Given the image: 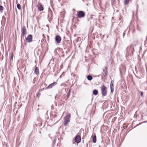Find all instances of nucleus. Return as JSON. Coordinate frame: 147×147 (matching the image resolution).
I'll use <instances>...</instances> for the list:
<instances>
[{
  "mask_svg": "<svg viewBox=\"0 0 147 147\" xmlns=\"http://www.w3.org/2000/svg\"><path fill=\"white\" fill-rule=\"evenodd\" d=\"M71 114L70 113L67 114L66 116L64 118V125L66 126L69 122L70 120Z\"/></svg>",
  "mask_w": 147,
  "mask_h": 147,
  "instance_id": "1",
  "label": "nucleus"
},
{
  "mask_svg": "<svg viewBox=\"0 0 147 147\" xmlns=\"http://www.w3.org/2000/svg\"><path fill=\"white\" fill-rule=\"evenodd\" d=\"M134 50V47L132 45H130L128 46L127 49V53H127L131 55L133 54V51Z\"/></svg>",
  "mask_w": 147,
  "mask_h": 147,
  "instance_id": "2",
  "label": "nucleus"
},
{
  "mask_svg": "<svg viewBox=\"0 0 147 147\" xmlns=\"http://www.w3.org/2000/svg\"><path fill=\"white\" fill-rule=\"evenodd\" d=\"M101 91L102 94L104 96H105L107 95V91L106 87L104 85L102 86L101 88Z\"/></svg>",
  "mask_w": 147,
  "mask_h": 147,
  "instance_id": "3",
  "label": "nucleus"
},
{
  "mask_svg": "<svg viewBox=\"0 0 147 147\" xmlns=\"http://www.w3.org/2000/svg\"><path fill=\"white\" fill-rule=\"evenodd\" d=\"M22 34L23 36H24L26 35V27L25 26H23L21 29Z\"/></svg>",
  "mask_w": 147,
  "mask_h": 147,
  "instance_id": "4",
  "label": "nucleus"
},
{
  "mask_svg": "<svg viewBox=\"0 0 147 147\" xmlns=\"http://www.w3.org/2000/svg\"><path fill=\"white\" fill-rule=\"evenodd\" d=\"M85 15V13L82 11H80L78 12V16L79 18L84 17Z\"/></svg>",
  "mask_w": 147,
  "mask_h": 147,
  "instance_id": "5",
  "label": "nucleus"
},
{
  "mask_svg": "<svg viewBox=\"0 0 147 147\" xmlns=\"http://www.w3.org/2000/svg\"><path fill=\"white\" fill-rule=\"evenodd\" d=\"M26 40L28 42H30L32 40V35H29L26 38Z\"/></svg>",
  "mask_w": 147,
  "mask_h": 147,
  "instance_id": "6",
  "label": "nucleus"
},
{
  "mask_svg": "<svg viewBox=\"0 0 147 147\" xmlns=\"http://www.w3.org/2000/svg\"><path fill=\"white\" fill-rule=\"evenodd\" d=\"M75 141L77 143H79L81 141V137L79 136H77L75 138Z\"/></svg>",
  "mask_w": 147,
  "mask_h": 147,
  "instance_id": "7",
  "label": "nucleus"
},
{
  "mask_svg": "<svg viewBox=\"0 0 147 147\" xmlns=\"http://www.w3.org/2000/svg\"><path fill=\"white\" fill-rule=\"evenodd\" d=\"M57 83L56 82H54L52 84H51L49 85V86L47 87L46 88V89H49L52 88L53 86H55L56 84Z\"/></svg>",
  "mask_w": 147,
  "mask_h": 147,
  "instance_id": "8",
  "label": "nucleus"
},
{
  "mask_svg": "<svg viewBox=\"0 0 147 147\" xmlns=\"http://www.w3.org/2000/svg\"><path fill=\"white\" fill-rule=\"evenodd\" d=\"M37 7H38V10L40 11H42L43 10V7H42L41 4L39 2L37 5Z\"/></svg>",
  "mask_w": 147,
  "mask_h": 147,
  "instance_id": "9",
  "label": "nucleus"
},
{
  "mask_svg": "<svg viewBox=\"0 0 147 147\" xmlns=\"http://www.w3.org/2000/svg\"><path fill=\"white\" fill-rule=\"evenodd\" d=\"M55 41L58 43L60 42L61 40V38L59 36H57L55 38Z\"/></svg>",
  "mask_w": 147,
  "mask_h": 147,
  "instance_id": "10",
  "label": "nucleus"
},
{
  "mask_svg": "<svg viewBox=\"0 0 147 147\" xmlns=\"http://www.w3.org/2000/svg\"><path fill=\"white\" fill-rule=\"evenodd\" d=\"M110 88L111 92H113L114 90L113 84L112 81H111L110 84Z\"/></svg>",
  "mask_w": 147,
  "mask_h": 147,
  "instance_id": "11",
  "label": "nucleus"
},
{
  "mask_svg": "<svg viewBox=\"0 0 147 147\" xmlns=\"http://www.w3.org/2000/svg\"><path fill=\"white\" fill-rule=\"evenodd\" d=\"M35 73L36 75L39 74V69L38 68L36 67L34 70Z\"/></svg>",
  "mask_w": 147,
  "mask_h": 147,
  "instance_id": "12",
  "label": "nucleus"
},
{
  "mask_svg": "<svg viewBox=\"0 0 147 147\" xmlns=\"http://www.w3.org/2000/svg\"><path fill=\"white\" fill-rule=\"evenodd\" d=\"M120 70L121 72L125 71V68L124 66H121L120 68Z\"/></svg>",
  "mask_w": 147,
  "mask_h": 147,
  "instance_id": "13",
  "label": "nucleus"
},
{
  "mask_svg": "<svg viewBox=\"0 0 147 147\" xmlns=\"http://www.w3.org/2000/svg\"><path fill=\"white\" fill-rule=\"evenodd\" d=\"M96 136H94L92 138V142L94 143H95L96 142Z\"/></svg>",
  "mask_w": 147,
  "mask_h": 147,
  "instance_id": "14",
  "label": "nucleus"
},
{
  "mask_svg": "<svg viewBox=\"0 0 147 147\" xmlns=\"http://www.w3.org/2000/svg\"><path fill=\"white\" fill-rule=\"evenodd\" d=\"M103 75L104 76H105L107 75V70L106 69H104L103 70V73H102Z\"/></svg>",
  "mask_w": 147,
  "mask_h": 147,
  "instance_id": "15",
  "label": "nucleus"
},
{
  "mask_svg": "<svg viewBox=\"0 0 147 147\" xmlns=\"http://www.w3.org/2000/svg\"><path fill=\"white\" fill-rule=\"evenodd\" d=\"M87 78L88 80L90 81L92 79V76L90 75H89L87 76Z\"/></svg>",
  "mask_w": 147,
  "mask_h": 147,
  "instance_id": "16",
  "label": "nucleus"
},
{
  "mask_svg": "<svg viewBox=\"0 0 147 147\" xmlns=\"http://www.w3.org/2000/svg\"><path fill=\"white\" fill-rule=\"evenodd\" d=\"M98 93V91L96 90H94L93 92V93L94 95H96Z\"/></svg>",
  "mask_w": 147,
  "mask_h": 147,
  "instance_id": "17",
  "label": "nucleus"
},
{
  "mask_svg": "<svg viewBox=\"0 0 147 147\" xmlns=\"http://www.w3.org/2000/svg\"><path fill=\"white\" fill-rule=\"evenodd\" d=\"M17 7L19 10L20 9H21V6L20 4L18 3L17 4Z\"/></svg>",
  "mask_w": 147,
  "mask_h": 147,
  "instance_id": "18",
  "label": "nucleus"
},
{
  "mask_svg": "<svg viewBox=\"0 0 147 147\" xmlns=\"http://www.w3.org/2000/svg\"><path fill=\"white\" fill-rule=\"evenodd\" d=\"M129 0H125L124 3L125 4H127L128 3L129 1Z\"/></svg>",
  "mask_w": 147,
  "mask_h": 147,
  "instance_id": "19",
  "label": "nucleus"
},
{
  "mask_svg": "<svg viewBox=\"0 0 147 147\" xmlns=\"http://www.w3.org/2000/svg\"><path fill=\"white\" fill-rule=\"evenodd\" d=\"M3 9V7L2 6H0V11H2Z\"/></svg>",
  "mask_w": 147,
  "mask_h": 147,
  "instance_id": "20",
  "label": "nucleus"
},
{
  "mask_svg": "<svg viewBox=\"0 0 147 147\" xmlns=\"http://www.w3.org/2000/svg\"><path fill=\"white\" fill-rule=\"evenodd\" d=\"M140 94L142 96H143V93L142 92H140Z\"/></svg>",
  "mask_w": 147,
  "mask_h": 147,
  "instance_id": "21",
  "label": "nucleus"
},
{
  "mask_svg": "<svg viewBox=\"0 0 147 147\" xmlns=\"http://www.w3.org/2000/svg\"><path fill=\"white\" fill-rule=\"evenodd\" d=\"M13 54H12L11 55V57L10 58V59L11 60H12L13 59Z\"/></svg>",
  "mask_w": 147,
  "mask_h": 147,
  "instance_id": "22",
  "label": "nucleus"
},
{
  "mask_svg": "<svg viewBox=\"0 0 147 147\" xmlns=\"http://www.w3.org/2000/svg\"><path fill=\"white\" fill-rule=\"evenodd\" d=\"M40 93H38L37 94V96L38 97L40 96Z\"/></svg>",
  "mask_w": 147,
  "mask_h": 147,
  "instance_id": "23",
  "label": "nucleus"
},
{
  "mask_svg": "<svg viewBox=\"0 0 147 147\" xmlns=\"http://www.w3.org/2000/svg\"><path fill=\"white\" fill-rule=\"evenodd\" d=\"M70 91L69 90V92H68V94H67L68 96H69V95L70 94Z\"/></svg>",
  "mask_w": 147,
  "mask_h": 147,
  "instance_id": "24",
  "label": "nucleus"
},
{
  "mask_svg": "<svg viewBox=\"0 0 147 147\" xmlns=\"http://www.w3.org/2000/svg\"><path fill=\"white\" fill-rule=\"evenodd\" d=\"M63 66V65H61V66H60V67H61V68H62V67Z\"/></svg>",
  "mask_w": 147,
  "mask_h": 147,
  "instance_id": "25",
  "label": "nucleus"
},
{
  "mask_svg": "<svg viewBox=\"0 0 147 147\" xmlns=\"http://www.w3.org/2000/svg\"><path fill=\"white\" fill-rule=\"evenodd\" d=\"M55 140H54V141H53V142L55 143Z\"/></svg>",
  "mask_w": 147,
  "mask_h": 147,
  "instance_id": "26",
  "label": "nucleus"
}]
</instances>
